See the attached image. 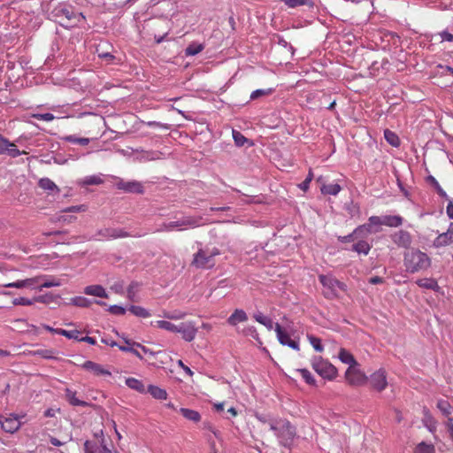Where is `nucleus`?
Here are the masks:
<instances>
[{
	"mask_svg": "<svg viewBox=\"0 0 453 453\" xmlns=\"http://www.w3.org/2000/svg\"><path fill=\"white\" fill-rule=\"evenodd\" d=\"M426 181L435 188L439 196H441V198H444L446 200H449L447 193L442 189V188L440 186L439 182L436 180V179L434 176H432V175L427 176Z\"/></svg>",
	"mask_w": 453,
	"mask_h": 453,
	"instance_id": "33",
	"label": "nucleus"
},
{
	"mask_svg": "<svg viewBox=\"0 0 453 453\" xmlns=\"http://www.w3.org/2000/svg\"><path fill=\"white\" fill-rule=\"evenodd\" d=\"M11 145H12V142H11L7 138L0 135V155L5 154Z\"/></svg>",
	"mask_w": 453,
	"mask_h": 453,
	"instance_id": "61",
	"label": "nucleus"
},
{
	"mask_svg": "<svg viewBox=\"0 0 453 453\" xmlns=\"http://www.w3.org/2000/svg\"><path fill=\"white\" fill-rule=\"evenodd\" d=\"M65 398L68 403L73 406H88L89 403L88 402L80 400L76 397V391H73L70 388H65Z\"/></svg>",
	"mask_w": 453,
	"mask_h": 453,
	"instance_id": "25",
	"label": "nucleus"
},
{
	"mask_svg": "<svg viewBox=\"0 0 453 453\" xmlns=\"http://www.w3.org/2000/svg\"><path fill=\"white\" fill-rule=\"evenodd\" d=\"M297 372L301 374L302 378L305 380V382L307 384H309L311 386L316 385V380L309 370L303 368V369H298Z\"/></svg>",
	"mask_w": 453,
	"mask_h": 453,
	"instance_id": "48",
	"label": "nucleus"
},
{
	"mask_svg": "<svg viewBox=\"0 0 453 453\" xmlns=\"http://www.w3.org/2000/svg\"><path fill=\"white\" fill-rule=\"evenodd\" d=\"M33 356H39L45 359H55L57 351L52 349H40L31 352Z\"/></svg>",
	"mask_w": 453,
	"mask_h": 453,
	"instance_id": "35",
	"label": "nucleus"
},
{
	"mask_svg": "<svg viewBox=\"0 0 453 453\" xmlns=\"http://www.w3.org/2000/svg\"><path fill=\"white\" fill-rule=\"evenodd\" d=\"M148 391L156 399L165 400L167 398V392L159 387L150 385Z\"/></svg>",
	"mask_w": 453,
	"mask_h": 453,
	"instance_id": "32",
	"label": "nucleus"
},
{
	"mask_svg": "<svg viewBox=\"0 0 453 453\" xmlns=\"http://www.w3.org/2000/svg\"><path fill=\"white\" fill-rule=\"evenodd\" d=\"M50 15L65 27L77 26L85 20V16L81 12H76L72 5L65 3L57 4Z\"/></svg>",
	"mask_w": 453,
	"mask_h": 453,
	"instance_id": "1",
	"label": "nucleus"
},
{
	"mask_svg": "<svg viewBox=\"0 0 453 453\" xmlns=\"http://www.w3.org/2000/svg\"><path fill=\"white\" fill-rule=\"evenodd\" d=\"M371 248L372 246L366 241L361 240L353 244L351 250L358 254L367 255L371 250Z\"/></svg>",
	"mask_w": 453,
	"mask_h": 453,
	"instance_id": "30",
	"label": "nucleus"
},
{
	"mask_svg": "<svg viewBox=\"0 0 453 453\" xmlns=\"http://www.w3.org/2000/svg\"><path fill=\"white\" fill-rule=\"evenodd\" d=\"M71 303L78 307H88L91 301L83 296H75L71 299Z\"/></svg>",
	"mask_w": 453,
	"mask_h": 453,
	"instance_id": "52",
	"label": "nucleus"
},
{
	"mask_svg": "<svg viewBox=\"0 0 453 453\" xmlns=\"http://www.w3.org/2000/svg\"><path fill=\"white\" fill-rule=\"evenodd\" d=\"M436 406L440 410V411L446 417H449L453 411V407L450 405L449 401L444 399L438 400Z\"/></svg>",
	"mask_w": 453,
	"mask_h": 453,
	"instance_id": "38",
	"label": "nucleus"
},
{
	"mask_svg": "<svg viewBox=\"0 0 453 453\" xmlns=\"http://www.w3.org/2000/svg\"><path fill=\"white\" fill-rule=\"evenodd\" d=\"M7 155H9L12 158H15L22 154H26L27 152L26 151H21L19 150L14 143H12V145H11L7 151L5 152Z\"/></svg>",
	"mask_w": 453,
	"mask_h": 453,
	"instance_id": "60",
	"label": "nucleus"
},
{
	"mask_svg": "<svg viewBox=\"0 0 453 453\" xmlns=\"http://www.w3.org/2000/svg\"><path fill=\"white\" fill-rule=\"evenodd\" d=\"M416 284L422 288L439 291L440 286L436 280L433 278H423L416 280Z\"/></svg>",
	"mask_w": 453,
	"mask_h": 453,
	"instance_id": "22",
	"label": "nucleus"
},
{
	"mask_svg": "<svg viewBox=\"0 0 453 453\" xmlns=\"http://www.w3.org/2000/svg\"><path fill=\"white\" fill-rule=\"evenodd\" d=\"M345 208H346V211H348V213L351 217H354L359 213V206L357 204L354 203L353 202L347 203L345 205Z\"/></svg>",
	"mask_w": 453,
	"mask_h": 453,
	"instance_id": "62",
	"label": "nucleus"
},
{
	"mask_svg": "<svg viewBox=\"0 0 453 453\" xmlns=\"http://www.w3.org/2000/svg\"><path fill=\"white\" fill-rule=\"evenodd\" d=\"M338 357L342 363L349 365L351 368L357 365L354 356L344 348L340 349Z\"/></svg>",
	"mask_w": 453,
	"mask_h": 453,
	"instance_id": "24",
	"label": "nucleus"
},
{
	"mask_svg": "<svg viewBox=\"0 0 453 453\" xmlns=\"http://www.w3.org/2000/svg\"><path fill=\"white\" fill-rule=\"evenodd\" d=\"M453 243V236L448 229L446 232L440 234L434 241L433 245L435 248H441Z\"/></svg>",
	"mask_w": 453,
	"mask_h": 453,
	"instance_id": "18",
	"label": "nucleus"
},
{
	"mask_svg": "<svg viewBox=\"0 0 453 453\" xmlns=\"http://www.w3.org/2000/svg\"><path fill=\"white\" fill-rule=\"evenodd\" d=\"M382 226H387L390 227H397L400 226L403 219L399 215H384L380 216Z\"/></svg>",
	"mask_w": 453,
	"mask_h": 453,
	"instance_id": "21",
	"label": "nucleus"
},
{
	"mask_svg": "<svg viewBox=\"0 0 453 453\" xmlns=\"http://www.w3.org/2000/svg\"><path fill=\"white\" fill-rule=\"evenodd\" d=\"M403 265L407 273H416L428 269L431 265V259L425 252L411 250L403 255Z\"/></svg>",
	"mask_w": 453,
	"mask_h": 453,
	"instance_id": "3",
	"label": "nucleus"
},
{
	"mask_svg": "<svg viewBox=\"0 0 453 453\" xmlns=\"http://www.w3.org/2000/svg\"><path fill=\"white\" fill-rule=\"evenodd\" d=\"M126 342L128 346H119V349L125 352H130L136 356L138 358L142 359V356L140 354V352L133 346H130L131 343L128 341H126Z\"/></svg>",
	"mask_w": 453,
	"mask_h": 453,
	"instance_id": "59",
	"label": "nucleus"
},
{
	"mask_svg": "<svg viewBox=\"0 0 453 453\" xmlns=\"http://www.w3.org/2000/svg\"><path fill=\"white\" fill-rule=\"evenodd\" d=\"M84 294L102 298H107L108 295L101 285H89L84 288Z\"/></svg>",
	"mask_w": 453,
	"mask_h": 453,
	"instance_id": "23",
	"label": "nucleus"
},
{
	"mask_svg": "<svg viewBox=\"0 0 453 453\" xmlns=\"http://www.w3.org/2000/svg\"><path fill=\"white\" fill-rule=\"evenodd\" d=\"M38 186L45 190L48 191L49 194H58L60 192L59 188L55 184L54 181H52L49 178H42L38 181Z\"/></svg>",
	"mask_w": 453,
	"mask_h": 453,
	"instance_id": "20",
	"label": "nucleus"
},
{
	"mask_svg": "<svg viewBox=\"0 0 453 453\" xmlns=\"http://www.w3.org/2000/svg\"><path fill=\"white\" fill-rule=\"evenodd\" d=\"M85 453H102L101 445H97L96 442L86 441L84 443Z\"/></svg>",
	"mask_w": 453,
	"mask_h": 453,
	"instance_id": "51",
	"label": "nucleus"
},
{
	"mask_svg": "<svg viewBox=\"0 0 453 453\" xmlns=\"http://www.w3.org/2000/svg\"><path fill=\"white\" fill-rule=\"evenodd\" d=\"M83 369L92 372L96 376H110L111 373L109 370L103 367L101 365L93 361H86L81 365Z\"/></svg>",
	"mask_w": 453,
	"mask_h": 453,
	"instance_id": "17",
	"label": "nucleus"
},
{
	"mask_svg": "<svg viewBox=\"0 0 453 453\" xmlns=\"http://www.w3.org/2000/svg\"><path fill=\"white\" fill-rule=\"evenodd\" d=\"M312 180H313V173H312L311 169H310L305 180L298 185L299 188L304 192L307 191L309 189L310 183Z\"/></svg>",
	"mask_w": 453,
	"mask_h": 453,
	"instance_id": "55",
	"label": "nucleus"
},
{
	"mask_svg": "<svg viewBox=\"0 0 453 453\" xmlns=\"http://www.w3.org/2000/svg\"><path fill=\"white\" fill-rule=\"evenodd\" d=\"M220 251L218 248L199 249L194 254L192 265L200 269H210L215 265V257L219 256Z\"/></svg>",
	"mask_w": 453,
	"mask_h": 453,
	"instance_id": "4",
	"label": "nucleus"
},
{
	"mask_svg": "<svg viewBox=\"0 0 453 453\" xmlns=\"http://www.w3.org/2000/svg\"><path fill=\"white\" fill-rule=\"evenodd\" d=\"M345 378L349 384L352 386L364 385L367 380V377L365 376V374L363 373L361 371L356 369L355 367H349L347 369L345 372Z\"/></svg>",
	"mask_w": 453,
	"mask_h": 453,
	"instance_id": "11",
	"label": "nucleus"
},
{
	"mask_svg": "<svg viewBox=\"0 0 453 453\" xmlns=\"http://www.w3.org/2000/svg\"><path fill=\"white\" fill-rule=\"evenodd\" d=\"M392 242L400 248H409L411 244L412 238L411 234L406 230H399L390 235Z\"/></svg>",
	"mask_w": 453,
	"mask_h": 453,
	"instance_id": "14",
	"label": "nucleus"
},
{
	"mask_svg": "<svg viewBox=\"0 0 453 453\" xmlns=\"http://www.w3.org/2000/svg\"><path fill=\"white\" fill-rule=\"evenodd\" d=\"M198 226V219L192 217H183L175 221H170L160 225L157 232H171L174 230H184L188 228H193Z\"/></svg>",
	"mask_w": 453,
	"mask_h": 453,
	"instance_id": "8",
	"label": "nucleus"
},
{
	"mask_svg": "<svg viewBox=\"0 0 453 453\" xmlns=\"http://www.w3.org/2000/svg\"><path fill=\"white\" fill-rule=\"evenodd\" d=\"M139 283L136 282V281H132L130 283V285L128 286L127 288V297L134 301V297L136 296V293L138 291V288H139Z\"/></svg>",
	"mask_w": 453,
	"mask_h": 453,
	"instance_id": "54",
	"label": "nucleus"
},
{
	"mask_svg": "<svg viewBox=\"0 0 453 453\" xmlns=\"http://www.w3.org/2000/svg\"><path fill=\"white\" fill-rule=\"evenodd\" d=\"M126 384L128 388L135 389L139 392H142L144 390V386L142 382L134 378H128L126 380Z\"/></svg>",
	"mask_w": 453,
	"mask_h": 453,
	"instance_id": "46",
	"label": "nucleus"
},
{
	"mask_svg": "<svg viewBox=\"0 0 453 453\" xmlns=\"http://www.w3.org/2000/svg\"><path fill=\"white\" fill-rule=\"evenodd\" d=\"M40 277H43V280L41 281L39 285V289L48 288L52 287H59L62 285V281L60 279H58L53 276L49 275H40Z\"/></svg>",
	"mask_w": 453,
	"mask_h": 453,
	"instance_id": "26",
	"label": "nucleus"
},
{
	"mask_svg": "<svg viewBox=\"0 0 453 453\" xmlns=\"http://www.w3.org/2000/svg\"><path fill=\"white\" fill-rule=\"evenodd\" d=\"M233 138L234 141V143L238 147H242L245 145V143H250L249 139H247L241 132L233 130Z\"/></svg>",
	"mask_w": 453,
	"mask_h": 453,
	"instance_id": "45",
	"label": "nucleus"
},
{
	"mask_svg": "<svg viewBox=\"0 0 453 453\" xmlns=\"http://www.w3.org/2000/svg\"><path fill=\"white\" fill-rule=\"evenodd\" d=\"M370 382L374 389L379 392L384 390L388 386L387 374L385 370L379 369L370 377Z\"/></svg>",
	"mask_w": 453,
	"mask_h": 453,
	"instance_id": "13",
	"label": "nucleus"
},
{
	"mask_svg": "<svg viewBox=\"0 0 453 453\" xmlns=\"http://www.w3.org/2000/svg\"><path fill=\"white\" fill-rule=\"evenodd\" d=\"M204 49V45L198 42H191L188 44V46L185 50V55L186 56H196L201 51H203Z\"/></svg>",
	"mask_w": 453,
	"mask_h": 453,
	"instance_id": "36",
	"label": "nucleus"
},
{
	"mask_svg": "<svg viewBox=\"0 0 453 453\" xmlns=\"http://www.w3.org/2000/svg\"><path fill=\"white\" fill-rule=\"evenodd\" d=\"M187 315H188V313L185 311L175 310L173 311H164L162 315H160V316L165 319H171V320H180V319H183L184 318H186Z\"/></svg>",
	"mask_w": 453,
	"mask_h": 453,
	"instance_id": "31",
	"label": "nucleus"
},
{
	"mask_svg": "<svg viewBox=\"0 0 453 453\" xmlns=\"http://www.w3.org/2000/svg\"><path fill=\"white\" fill-rule=\"evenodd\" d=\"M248 320L247 313L242 309H236L228 317L227 323L230 326H236L238 323L245 322Z\"/></svg>",
	"mask_w": 453,
	"mask_h": 453,
	"instance_id": "19",
	"label": "nucleus"
},
{
	"mask_svg": "<svg viewBox=\"0 0 453 453\" xmlns=\"http://www.w3.org/2000/svg\"><path fill=\"white\" fill-rule=\"evenodd\" d=\"M357 237H363V234H362V233H355V230H354L351 234H349L348 235L339 236L338 240L341 242L345 243V242H353Z\"/></svg>",
	"mask_w": 453,
	"mask_h": 453,
	"instance_id": "57",
	"label": "nucleus"
},
{
	"mask_svg": "<svg viewBox=\"0 0 453 453\" xmlns=\"http://www.w3.org/2000/svg\"><path fill=\"white\" fill-rule=\"evenodd\" d=\"M42 280L43 277H40V275L33 278L25 279V288L39 289V285Z\"/></svg>",
	"mask_w": 453,
	"mask_h": 453,
	"instance_id": "49",
	"label": "nucleus"
},
{
	"mask_svg": "<svg viewBox=\"0 0 453 453\" xmlns=\"http://www.w3.org/2000/svg\"><path fill=\"white\" fill-rule=\"evenodd\" d=\"M0 424L3 430L11 434H13L20 427V421L18 417L13 415H10L4 418L0 415Z\"/></svg>",
	"mask_w": 453,
	"mask_h": 453,
	"instance_id": "15",
	"label": "nucleus"
},
{
	"mask_svg": "<svg viewBox=\"0 0 453 453\" xmlns=\"http://www.w3.org/2000/svg\"><path fill=\"white\" fill-rule=\"evenodd\" d=\"M102 182L101 177L96 175L87 176L82 181L84 185H99Z\"/></svg>",
	"mask_w": 453,
	"mask_h": 453,
	"instance_id": "58",
	"label": "nucleus"
},
{
	"mask_svg": "<svg viewBox=\"0 0 453 453\" xmlns=\"http://www.w3.org/2000/svg\"><path fill=\"white\" fill-rule=\"evenodd\" d=\"M319 282L326 288L324 296L326 298L333 299L337 296V289L346 291L347 286L345 283L338 280L332 275L321 274L319 276Z\"/></svg>",
	"mask_w": 453,
	"mask_h": 453,
	"instance_id": "6",
	"label": "nucleus"
},
{
	"mask_svg": "<svg viewBox=\"0 0 453 453\" xmlns=\"http://www.w3.org/2000/svg\"><path fill=\"white\" fill-rule=\"evenodd\" d=\"M197 327L196 326V323L194 321H187L181 322L177 325L176 333L181 334V337L186 342H192L197 334Z\"/></svg>",
	"mask_w": 453,
	"mask_h": 453,
	"instance_id": "10",
	"label": "nucleus"
},
{
	"mask_svg": "<svg viewBox=\"0 0 453 453\" xmlns=\"http://www.w3.org/2000/svg\"><path fill=\"white\" fill-rule=\"evenodd\" d=\"M423 412H424L423 422H424L425 426L427 427V429L430 432H434L436 428V422H435L434 418H433V416L431 415V413L429 412V411L427 409L425 408Z\"/></svg>",
	"mask_w": 453,
	"mask_h": 453,
	"instance_id": "34",
	"label": "nucleus"
},
{
	"mask_svg": "<svg viewBox=\"0 0 453 453\" xmlns=\"http://www.w3.org/2000/svg\"><path fill=\"white\" fill-rule=\"evenodd\" d=\"M342 190V187L337 183L323 184L320 191L323 195L337 196Z\"/></svg>",
	"mask_w": 453,
	"mask_h": 453,
	"instance_id": "27",
	"label": "nucleus"
},
{
	"mask_svg": "<svg viewBox=\"0 0 453 453\" xmlns=\"http://www.w3.org/2000/svg\"><path fill=\"white\" fill-rule=\"evenodd\" d=\"M62 140L71 143L80 144L81 146H86L89 143L88 138L76 137L75 135H65L62 137Z\"/></svg>",
	"mask_w": 453,
	"mask_h": 453,
	"instance_id": "41",
	"label": "nucleus"
},
{
	"mask_svg": "<svg viewBox=\"0 0 453 453\" xmlns=\"http://www.w3.org/2000/svg\"><path fill=\"white\" fill-rule=\"evenodd\" d=\"M117 187L119 189L124 190L127 193H135V194H142L143 193V187L141 182L136 180L132 181H123L120 180L117 183Z\"/></svg>",
	"mask_w": 453,
	"mask_h": 453,
	"instance_id": "16",
	"label": "nucleus"
},
{
	"mask_svg": "<svg viewBox=\"0 0 453 453\" xmlns=\"http://www.w3.org/2000/svg\"><path fill=\"white\" fill-rule=\"evenodd\" d=\"M108 311L114 315H124L126 313V309L117 304L111 305Z\"/></svg>",
	"mask_w": 453,
	"mask_h": 453,
	"instance_id": "64",
	"label": "nucleus"
},
{
	"mask_svg": "<svg viewBox=\"0 0 453 453\" xmlns=\"http://www.w3.org/2000/svg\"><path fill=\"white\" fill-rule=\"evenodd\" d=\"M151 325H154L155 326L160 329H164L172 333H176L177 329V325L173 324L172 322L167 320H157L155 322V324L151 322Z\"/></svg>",
	"mask_w": 453,
	"mask_h": 453,
	"instance_id": "40",
	"label": "nucleus"
},
{
	"mask_svg": "<svg viewBox=\"0 0 453 453\" xmlns=\"http://www.w3.org/2000/svg\"><path fill=\"white\" fill-rule=\"evenodd\" d=\"M128 311L134 314V316L138 317V318H143V319H146V318H149L150 317V312L142 307V306H138V305H131L129 308H128Z\"/></svg>",
	"mask_w": 453,
	"mask_h": 453,
	"instance_id": "37",
	"label": "nucleus"
},
{
	"mask_svg": "<svg viewBox=\"0 0 453 453\" xmlns=\"http://www.w3.org/2000/svg\"><path fill=\"white\" fill-rule=\"evenodd\" d=\"M274 330L277 334L278 341L280 344L288 346L289 348L299 350V343L291 340L289 334L281 327L279 323L275 324Z\"/></svg>",
	"mask_w": 453,
	"mask_h": 453,
	"instance_id": "12",
	"label": "nucleus"
},
{
	"mask_svg": "<svg viewBox=\"0 0 453 453\" xmlns=\"http://www.w3.org/2000/svg\"><path fill=\"white\" fill-rule=\"evenodd\" d=\"M311 366L314 371L324 379L332 380L337 375L335 366L321 357H314L311 360Z\"/></svg>",
	"mask_w": 453,
	"mask_h": 453,
	"instance_id": "7",
	"label": "nucleus"
},
{
	"mask_svg": "<svg viewBox=\"0 0 453 453\" xmlns=\"http://www.w3.org/2000/svg\"><path fill=\"white\" fill-rule=\"evenodd\" d=\"M58 334L65 336L68 339H73L79 342L81 332L79 330H65L60 329Z\"/></svg>",
	"mask_w": 453,
	"mask_h": 453,
	"instance_id": "50",
	"label": "nucleus"
},
{
	"mask_svg": "<svg viewBox=\"0 0 453 453\" xmlns=\"http://www.w3.org/2000/svg\"><path fill=\"white\" fill-rule=\"evenodd\" d=\"M162 156V153L160 151H157V150H149V151H144L142 156V158L144 159V160H147V161H150V160H157L161 157Z\"/></svg>",
	"mask_w": 453,
	"mask_h": 453,
	"instance_id": "53",
	"label": "nucleus"
},
{
	"mask_svg": "<svg viewBox=\"0 0 453 453\" xmlns=\"http://www.w3.org/2000/svg\"><path fill=\"white\" fill-rule=\"evenodd\" d=\"M269 429L274 433L280 445L288 448L293 444L296 430L288 420L284 418L270 420Z\"/></svg>",
	"mask_w": 453,
	"mask_h": 453,
	"instance_id": "2",
	"label": "nucleus"
},
{
	"mask_svg": "<svg viewBox=\"0 0 453 453\" xmlns=\"http://www.w3.org/2000/svg\"><path fill=\"white\" fill-rule=\"evenodd\" d=\"M96 51L98 54V58L104 60L107 64H112L116 59L115 56L111 52L100 51L99 50H97Z\"/></svg>",
	"mask_w": 453,
	"mask_h": 453,
	"instance_id": "56",
	"label": "nucleus"
},
{
	"mask_svg": "<svg viewBox=\"0 0 453 453\" xmlns=\"http://www.w3.org/2000/svg\"><path fill=\"white\" fill-rule=\"evenodd\" d=\"M414 453H435V449L433 444L422 441L416 446Z\"/></svg>",
	"mask_w": 453,
	"mask_h": 453,
	"instance_id": "43",
	"label": "nucleus"
},
{
	"mask_svg": "<svg viewBox=\"0 0 453 453\" xmlns=\"http://www.w3.org/2000/svg\"><path fill=\"white\" fill-rule=\"evenodd\" d=\"M307 339L316 351L322 352L324 350L321 340L319 337L313 334H307Z\"/></svg>",
	"mask_w": 453,
	"mask_h": 453,
	"instance_id": "47",
	"label": "nucleus"
},
{
	"mask_svg": "<svg viewBox=\"0 0 453 453\" xmlns=\"http://www.w3.org/2000/svg\"><path fill=\"white\" fill-rule=\"evenodd\" d=\"M381 219L380 216H371L367 222L364 225L357 226L355 233H362L363 236L370 234H376L381 231Z\"/></svg>",
	"mask_w": 453,
	"mask_h": 453,
	"instance_id": "9",
	"label": "nucleus"
},
{
	"mask_svg": "<svg viewBox=\"0 0 453 453\" xmlns=\"http://www.w3.org/2000/svg\"><path fill=\"white\" fill-rule=\"evenodd\" d=\"M274 92V88H259V89H256L254 90L251 94H250V100H256L259 97H262V96H270L272 95L273 93Z\"/></svg>",
	"mask_w": 453,
	"mask_h": 453,
	"instance_id": "42",
	"label": "nucleus"
},
{
	"mask_svg": "<svg viewBox=\"0 0 453 453\" xmlns=\"http://www.w3.org/2000/svg\"><path fill=\"white\" fill-rule=\"evenodd\" d=\"M255 320L264 325L268 330L273 329V321L271 318L264 315L261 311L253 314Z\"/></svg>",
	"mask_w": 453,
	"mask_h": 453,
	"instance_id": "28",
	"label": "nucleus"
},
{
	"mask_svg": "<svg viewBox=\"0 0 453 453\" xmlns=\"http://www.w3.org/2000/svg\"><path fill=\"white\" fill-rule=\"evenodd\" d=\"M145 234L146 233L133 234L125 231L123 228L106 227L96 231V233L90 238V240L104 241L108 239H118L126 237H142L144 236Z\"/></svg>",
	"mask_w": 453,
	"mask_h": 453,
	"instance_id": "5",
	"label": "nucleus"
},
{
	"mask_svg": "<svg viewBox=\"0 0 453 453\" xmlns=\"http://www.w3.org/2000/svg\"><path fill=\"white\" fill-rule=\"evenodd\" d=\"M33 117L37 120H42V121H51L55 119V116L52 113L46 112V113H36L34 114Z\"/></svg>",
	"mask_w": 453,
	"mask_h": 453,
	"instance_id": "63",
	"label": "nucleus"
},
{
	"mask_svg": "<svg viewBox=\"0 0 453 453\" xmlns=\"http://www.w3.org/2000/svg\"><path fill=\"white\" fill-rule=\"evenodd\" d=\"M288 8H296L299 6H312V0H280Z\"/></svg>",
	"mask_w": 453,
	"mask_h": 453,
	"instance_id": "39",
	"label": "nucleus"
},
{
	"mask_svg": "<svg viewBox=\"0 0 453 453\" xmlns=\"http://www.w3.org/2000/svg\"><path fill=\"white\" fill-rule=\"evenodd\" d=\"M180 412L188 420L193 422H199L201 420V415L198 411L188 408H180Z\"/></svg>",
	"mask_w": 453,
	"mask_h": 453,
	"instance_id": "29",
	"label": "nucleus"
},
{
	"mask_svg": "<svg viewBox=\"0 0 453 453\" xmlns=\"http://www.w3.org/2000/svg\"><path fill=\"white\" fill-rule=\"evenodd\" d=\"M384 137L386 141L394 147H398L400 144V140L398 136L392 131L387 129L384 131Z\"/></svg>",
	"mask_w": 453,
	"mask_h": 453,
	"instance_id": "44",
	"label": "nucleus"
}]
</instances>
